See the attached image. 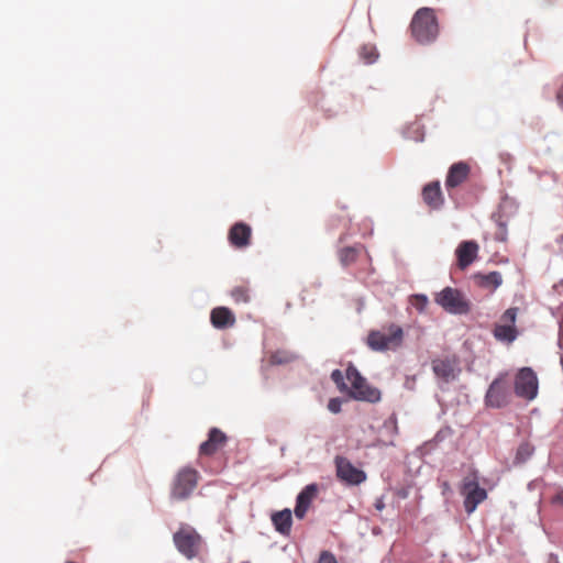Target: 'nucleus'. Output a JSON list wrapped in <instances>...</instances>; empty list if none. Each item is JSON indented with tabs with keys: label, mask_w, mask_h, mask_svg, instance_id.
I'll return each instance as SVG.
<instances>
[{
	"label": "nucleus",
	"mask_w": 563,
	"mask_h": 563,
	"mask_svg": "<svg viewBox=\"0 0 563 563\" xmlns=\"http://www.w3.org/2000/svg\"><path fill=\"white\" fill-rule=\"evenodd\" d=\"M473 278L478 287L492 291L503 284V277L499 272H490L488 274L476 273Z\"/></svg>",
	"instance_id": "nucleus-19"
},
{
	"label": "nucleus",
	"mask_w": 563,
	"mask_h": 563,
	"mask_svg": "<svg viewBox=\"0 0 563 563\" xmlns=\"http://www.w3.org/2000/svg\"><path fill=\"white\" fill-rule=\"evenodd\" d=\"M331 379L336 384L341 391H346L349 389L347 385L344 383V377L340 369H334L331 373Z\"/></svg>",
	"instance_id": "nucleus-27"
},
{
	"label": "nucleus",
	"mask_w": 563,
	"mask_h": 563,
	"mask_svg": "<svg viewBox=\"0 0 563 563\" xmlns=\"http://www.w3.org/2000/svg\"><path fill=\"white\" fill-rule=\"evenodd\" d=\"M318 494V487L316 484H310L308 486H306L300 493L299 495L297 496V503H296V507H295V516L299 519H302L312 500L316 498Z\"/></svg>",
	"instance_id": "nucleus-15"
},
{
	"label": "nucleus",
	"mask_w": 563,
	"mask_h": 563,
	"mask_svg": "<svg viewBox=\"0 0 563 563\" xmlns=\"http://www.w3.org/2000/svg\"><path fill=\"white\" fill-rule=\"evenodd\" d=\"M173 541L176 549L188 560L198 556L203 547L201 536L189 525H181L174 533Z\"/></svg>",
	"instance_id": "nucleus-3"
},
{
	"label": "nucleus",
	"mask_w": 563,
	"mask_h": 563,
	"mask_svg": "<svg viewBox=\"0 0 563 563\" xmlns=\"http://www.w3.org/2000/svg\"><path fill=\"white\" fill-rule=\"evenodd\" d=\"M464 496V508L465 511L471 515L475 511L477 506L487 498V492L485 488H478L473 492H467Z\"/></svg>",
	"instance_id": "nucleus-20"
},
{
	"label": "nucleus",
	"mask_w": 563,
	"mask_h": 563,
	"mask_svg": "<svg viewBox=\"0 0 563 563\" xmlns=\"http://www.w3.org/2000/svg\"><path fill=\"white\" fill-rule=\"evenodd\" d=\"M199 473L192 467H183L176 474L170 497L176 500L187 499L198 485Z\"/></svg>",
	"instance_id": "nucleus-6"
},
{
	"label": "nucleus",
	"mask_w": 563,
	"mask_h": 563,
	"mask_svg": "<svg viewBox=\"0 0 563 563\" xmlns=\"http://www.w3.org/2000/svg\"><path fill=\"white\" fill-rule=\"evenodd\" d=\"M511 398L510 386L505 375H500L489 385L485 402L492 408H501L509 404Z\"/></svg>",
	"instance_id": "nucleus-8"
},
{
	"label": "nucleus",
	"mask_w": 563,
	"mask_h": 563,
	"mask_svg": "<svg viewBox=\"0 0 563 563\" xmlns=\"http://www.w3.org/2000/svg\"><path fill=\"white\" fill-rule=\"evenodd\" d=\"M334 463L336 468V476L340 481L349 485H360L361 483L365 482V472L355 467L346 457L336 456Z\"/></svg>",
	"instance_id": "nucleus-10"
},
{
	"label": "nucleus",
	"mask_w": 563,
	"mask_h": 563,
	"mask_svg": "<svg viewBox=\"0 0 563 563\" xmlns=\"http://www.w3.org/2000/svg\"><path fill=\"white\" fill-rule=\"evenodd\" d=\"M356 257L357 251L354 247H344L340 251V260L345 265L354 262Z\"/></svg>",
	"instance_id": "nucleus-26"
},
{
	"label": "nucleus",
	"mask_w": 563,
	"mask_h": 563,
	"mask_svg": "<svg viewBox=\"0 0 563 563\" xmlns=\"http://www.w3.org/2000/svg\"><path fill=\"white\" fill-rule=\"evenodd\" d=\"M410 27L417 42L427 44L434 41L439 33L434 11L430 8L419 9L412 18Z\"/></svg>",
	"instance_id": "nucleus-2"
},
{
	"label": "nucleus",
	"mask_w": 563,
	"mask_h": 563,
	"mask_svg": "<svg viewBox=\"0 0 563 563\" xmlns=\"http://www.w3.org/2000/svg\"><path fill=\"white\" fill-rule=\"evenodd\" d=\"M296 355L287 351H276L271 355V363L274 365L288 364L296 360Z\"/></svg>",
	"instance_id": "nucleus-24"
},
{
	"label": "nucleus",
	"mask_w": 563,
	"mask_h": 563,
	"mask_svg": "<svg viewBox=\"0 0 563 563\" xmlns=\"http://www.w3.org/2000/svg\"><path fill=\"white\" fill-rule=\"evenodd\" d=\"M533 453V448L529 443H522L517 451V459L527 460Z\"/></svg>",
	"instance_id": "nucleus-28"
},
{
	"label": "nucleus",
	"mask_w": 563,
	"mask_h": 563,
	"mask_svg": "<svg viewBox=\"0 0 563 563\" xmlns=\"http://www.w3.org/2000/svg\"><path fill=\"white\" fill-rule=\"evenodd\" d=\"M471 167L465 162L454 163L448 172L445 179L446 189L455 188L462 185L470 176Z\"/></svg>",
	"instance_id": "nucleus-14"
},
{
	"label": "nucleus",
	"mask_w": 563,
	"mask_h": 563,
	"mask_svg": "<svg viewBox=\"0 0 563 563\" xmlns=\"http://www.w3.org/2000/svg\"><path fill=\"white\" fill-rule=\"evenodd\" d=\"M432 371L434 375L444 383L455 379V362L450 358H435L432 361Z\"/></svg>",
	"instance_id": "nucleus-17"
},
{
	"label": "nucleus",
	"mask_w": 563,
	"mask_h": 563,
	"mask_svg": "<svg viewBox=\"0 0 563 563\" xmlns=\"http://www.w3.org/2000/svg\"><path fill=\"white\" fill-rule=\"evenodd\" d=\"M552 503L563 505V490L558 492L553 496Z\"/></svg>",
	"instance_id": "nucleus-32"
},
{
	"label": "nucleus",
	"mask_w": 563,
	"mask_h": 563,
	"mask_svg": "<svg viewBox=\"0 0 563 563\" xmlns=\"http://www.w3.org/2000/svg\"><path fill=\"white\" fill-rule=\"evenodd\" d=\"M479 252V245L477 242L470 240V241H462L456 250V265L461 271L466 269L471 264H473L477 257Z\"/></svg>",
	"instance_id": "nucleus-11"
},
{
	"label": "nucleus",
	"mask_w": 563,
	"mask_h": 563,
	"mask_svg": "<svg viewBox=\"0 0 563 563\" xmlns=\"http://www.w3.org/2000/svg\"><path fill=\"white\" fill-rule=\"evenodd\" d=\"M227 440V435L220 429H210L208 440L200 444L199 454L206 456L213 455L225 445Z\"/></svg>",
	"instance_id": "nucleus-13"
},
{
	"label": "nucleus",
	"mask_w": 563,
	"mask_h": 563,
	"mask_svg": "<svg viewBox=\"0 0 563 563\" xmlns=\"http://www.w3.org/2000/svg\"><path fill=\"white\" fill-rule=\"evenodd\" d=\"M272 521L278 532L283 534H288L290 532L292 519L289 509H284L274 514L272 516Z\"/></svg>",
	"instance_id": "nucleus-21"
},
{
	"label": "nucleus",
	"mask_w": 563,
	"mask_h": 563,
	"mask_svg": "<svg viewBox=\"0 0 563 563\" xmlns=\"http://www.w3.org/2000/svg\"><path fill=\"white\" fill-rule=\"evenodd\" d=\"M342 401L340 398H331L328 402V409L332 413H339L341 411Z\"/></svg>",
	"instance_id": "nucleus-31"
},
{
	"label": "nucleus",
	"mask_w": 563,
	"mask_h": 563,
	"mask_svg": "<svg viewBox=\"0 0 563 563\" xmlns=\"http://www.w3.org/2000/svg\"><path fill=\"white\" fill-rule=\"evenodd\" d=\"M423 202L431 209L438 210L444 203V198L441 191L440 183L431 181L427 184L422 189Z\"/></svg>",
	"instance_id": "nucleus-16"
},
{
	"label": "nucleus",
	"mask_w": 563,
	"mask_h": 563,
	"mask_svg": "<svg viewBox=\"0 0 563 563\" xmlns=\"http://www.w3.org/2000/svg\"><path fill=\"white\" fill-rule=\"evenodd\" d=\"M496 240L505 242L506 241V229L500 227L499 232L496 233Z\"/></svg>",
	"instance_id": "nucleus-33"
},
{
	"label": "nucleus",
	"mask_w": 563,
	"mask_h": 563,
	"mask_svg": "<svg viewBox=\"0 0 563 563\" xmlns=\"http://www.w3.org/2000/svg\"><path fill=\"white\" fill-rule=\"evenodd\" d=\"M360 56L366 64H372L378 57V53L373 45H364L360 51Z\"/></svg>",
	"instance_id": "nucleus-25"
},
{
	"label": "nucleus",
	"mask_w": 563,
	"mask_h": 563,
	"mask_svg": "<svg viewBox=\"0 0 563 563\" xmlns=\"http://www.w3.org/2000/svg\"><path fill=\"white\" fill-rule=\"evenodd\" d=\"M515 393L526 400H533L538 395V378L536 373L529 368H521L515 380Z\"/></svg>",
	"instance_id": "nucleus-9"
},
{
	"label": "nucleus",
	"mask_w": 563,
	"mask_h": 563,
	"mask_svg": "<svg viewBox=\"0 0 563 563\" xmlns=\"http://www.w3.org/2000/svg\"><path fill=\"white\" fill-rule=\"evenodd\" d=\"M231 297L235 303H247L251 299L250 287L245 284L235 286L231 290Z\"/></svg>",
	"instance_id": "nucleus-23"
},
{
	"label": "nucleus",
	"mask_w": 563,
	"mask_h": 563,
	"mask_svg": "<svg viewBox=\"0 0 563 563\" xmlns=\"http://www.w3.org/2000/svg\"><path fill=\"white\" fill-rule=\"evenodd\" d=\"M318 563H338L335 556L330 551H322L320 553Z\"/></svg>",
	"instance_id": "nucleus-29"
},
{
	"label": "nucleus",
	"mask_w": 563,
	"mask_h": 563,
	"mask_svg": "<svg viewBox=\"0 0 563 563\" xmlns=\"http://www.w3.org/2000/svg\"><path fill=\"white\" fill-rule=\"evenodd\" d=\"M228 240L233 247L245 249L251 244L252 228L244 222H236L230 228Z\"/></svg>",
	"instance_id": "nucleus-12"
},
{
	"label": "nucleus",
	"mask_w": 563,
	"mask_h": 563,
	"mask_svg": "<svg viewBox=\"0 0 563 563\" xmlns=\"http://www.w3.org/2000/svg\"><path fill=\"white\" fill-rule=\"evenodd\" d=\"M346 379L351 384L349 395L362 401L377 402L380 400V391L376 387L371 386L367 380L361 375L357 368L349 365L346 368Z\"/></svg>",
	"instance_id": "nucleus-4"
},
{
	"label": "nucleus",
	"mask_w": 563,
	"mask_h": 563,
	"mask_svg": "<svg viewBox=\"0 0 563 563\" xmlns=\"http://www.w3.org/2000/svg\"><path fill=\"white\" fill-rule=\"evenodd\" d=\"M481 488L478 473L476 470H471L467 475L464 476L461 483V494L465 495L467 492H473Z\"/></svg>",
	"instance_id": "nucleus-22"
},
{
	"label": "nucleus",
	"mask_w": 563,
	"mask_h": 563,
	"mask_svg": "<svg viewBox=\"0 0 563 563\" xmlns=\"http://www.w3.org/2000/svg\"><path fill=\"white\" fill-rule=\"evenodd\" d=\"M428 303V298L424 295H416L413 296V305L415 307L422 311Z\"/></svg>",
	"instance_id": "nucleus-30"
},
{
	"label": "nucleus",
	"mask_w": 563,
	"mask_h": 563,
	"mask_svg": "<svg viewBox=\"0 0 563 563\" xmlns=\"http://www.w3.org/2000/svg\"><path fill=\"white\" fill-rule=\"evenodd\" d=\"M434 301L452 314H466L471 311L470 300L457 288H443L440 292L435 294Z\"/></svg>",
	"instance_id": "nucleus-5"
},
{
	"label": "nucleus",
	"mask_w": 563,
	"mask_h": 563,
	"mask_svg": "<svg viewBox=\"0 0 563 563\" xmlns=\"http://www.w3.org/2000/svg\"><path fill=\"white\" fill-rule=\"evenodd\" d=\"M402 342L404 331L395 323L369 331L366 339L368 347L376 352L395 351L402 345Z\"/></svg>",
	"instance_id": "nucleus-1"
},
{
	"label": "nucleus",
	"mask_w": 563,
	"mask_h": 563,
	"mask_svg": "<svg viewBox=\"0 0 563 563\" xmlns=\"http://www.w3.org/2000/svg\"><path fill=\"white\" fill-rule=\"evenodd\" d=\"M518 316V308H508L499 318V321L495 324L493 334L494 338L503 343L510 344L518 336V330L516 327V320Z\"/></svg>",
	"instance_id": "nucleus-7"
},
{
	"label": "nucleus",
	"mask_w": 563,
	"mask_h": 563,
	"mask_svg": "<svg viewBox=\"0 0 563 563\" xmlns=\"http://www.w3.org/2000/svg\"><path fill=\"white\" fill-rule=\"evenodd\" d=\"M441 487H442L443 494L451 490V486L448 482H443Z\"/></svg>",
	"instance_id": "nucleus-35"
},
{
	"label": "nucleus",
	"mask_w": 563,
	"mask_h": 563,
	"mask_svg": "<svg viewBox=\"0 0 563 563\" xmlns=\"http://www.w3.org/2000/svg\"><path fill=\"white\" fill-rule=\"evenodd\" d=\"M210 321L217 329H227L235 324V316L227 307H217L210 313Z\"/></svg>",
	"instance_id": "nucleus-18"
},
{
	"label": "nucleus",
	"mask_w": 563,
	"mask_h": 563,
	"mask_svg": "<svg viewBox=\"0 0 563 563\" xmlns=\"http://www.w3.org/2000/svg\"><path fill=\"white\" fill-rule=\"evenodd\" d=\"M556 100L559 104L563 108V85L559 88L556 92Z\"/></svg>",
	"instance_id": "nucleus-34"
}]
</instances>
